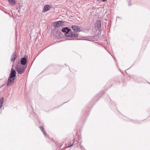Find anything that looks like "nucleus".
<instances>
[{
    "label": "nucleus",
    "instance_id": "f257e3e1",
    "mask_svg": "<svg viewBox=\"0 0 150 150\" xmlns=\"http://www.w3.org/2000/svg\"><path fill=\"white\" fill-rule=\"evenodd\" d=\"M71 29L68 27L64 28L62 29V31L65 33V35L66 36L71 38H77L78 37V34L76 33H74L72 31H70Z\"/></svg>",
    "mask_w": 150,
    "mask_h": 150
},
{
    "label": "nucleus",
    "instance_id": "f03ea898",
    "mask_svg": "<svg viewBox=\"0 0 150 150\" xmlns=\"http://www.w3.org/2000/svg\"><path fill=\"white\" fill-rule=\"evenodd\" d=\"M26 68V67L21 65H17L15 68V69L19 74H22L24 72Z\"/></svg>",
    "mask_w": 150,
    "mask_h": 150
},
{
    "label": "nucleus",
    "instance_id": "7ed1b4c3",
    "mask_svg": "<svg viewBox=\"0 0 150 150\" xmlns=\"http://www.w3.org/2000/svg\"><path fill=\"white\" fill-rule=\"evenodd\" d=\"M72 30L75 32H80L82 30V28L81 27L77 25H73L71 26Z\"/></svg>",
    "mask_w": 150,
    "mask_h": 150
},
{
    "label": "nucleus",
    "instance_id": "20e7f679",
    "mask_svg": "<svg viewBox=\"0 0 150 150\" xmlns=\"http://www.w3.org/2000/svg\"><path fill=\"white\" fill-rule=\"evenodd\" d=\"M15 78L9 77L8 81L6 83V85L7 86H9L14 83Z\"/></svg>",
    "mask_w": 150,
    "mask_h": 150
},
{
    "label": "nucleus",
    "instance_id": "39448f33",
    "mask_svg": "<svg viewBox=\"0 0 150 150\" xmlns=\"http://www.w3.org/2000/svg\"><path fill=\"white\" fill-rule=\"evenodd\" d=\"M63 23V22L62 21H59L54 22L53 23L54 27L55 28L58 27L62 25Z\"/></svg>",
    "mask_w": 150,
    "mask_h": 150
},
{
    "label": "nucleus",
    "instance_id": "423d86ee",
    "mask_svg": "<svg viewBox=\"0 0 150 150\" xmlns=\"http://www.w3.org/2000/svg\"><path fill=\"white\" fill-rule=\"evenodd\" d=\"M51 8V7L48 4L45 5L43 9L42 12H45L49 10Z\"/></svg>",
    "mask_w": 150,
    "mask_h": 150
},
{
    "label": "nucleus",
    "instance_id": "0eeeda50",
    "mask_svg": "<svg viewBox=\"0 0 150 150\" xmlns=\"http://www.w3.org/2000/svg\"><path fill=\"white\" fill-rule=\"evenodd\" d=\"M16 76V72L15 70L13 68L11 69V73L10 74L9 77L15 78L14 77Z\"/></svg>",
    "mask_w": 150,
    "mask_h": 150
},
{
    "label": "nucleus",
    "instance_id": "6e6552de",
    "mask_svg": "<svg viewBox=\"0 0 150 150\" xmlns=\"http://www.w3.org/2000/svg\"><path fill=\"white\" fill-rule=\"evenodd\" d=\"M27 62V59L25 57H23L21 58V64L22 65H25Z\"/></svg>",
    "mask_w": 150,
    "mask_h": 150
},
{
    "label": "nucleus",
    "instance_id": "1a4fd4ad",
    "mask_svg": "<svg viewBox=\"0 0 150 150\" xmlns=\"http://www.w3.org/2000/svg\"><path fill=\"white\" fill-rule=\"evenodd\" d=\"M17 58L16 52H14L13 53L11 57V61H13V62L14 61V60L15 59Z\"/></svg>",
    "mask_w": 150,
    "mask_h": 150
},
{
    "label": "nucleus",
    "instance_id": "9d476101",
    "mask_svg": "<svg viewBox=\"0 0 150 150\" xmlns=\"http://www.w3.org/2000/svg\"><path fill=\"white\" fill-rule=\"evenodd\" d=\"M96 24L97 28L98 29H99L101 28V21L100 20L97 21Z\"/></svg>",
    "mask_w": 150,
    "mask_h": 150
},
{
    "label": "nucleus",
    "instance_id": "9b49d317",
    "mask_svg": "<svg viewBox=\"0 0 150 150\" xmlns=\"http://www.w3.org/2000/svg\"><path fill=\"white\" fill-rule=\"evenodd\" d=\"M9 3L12 6H14L15 5L16 2L15 0H8Z\"/></svg>",
    "mask_w": 150,
    "mask_h": 150
},
{
    "label": "nucleus",
    "instance_id": "f8f14e48",
    "mask_svg": "<svg viewBox=\"0 0 150 150\" xmlns=\"http://www.w3.org/2000/svg\"><path fill=\"white\" fill-rule=\"evenodd\" d=\"M39 127L41 129L42 132L43 133L45 136H46V133L45 132V131L44 130V127L42 126H40Z\"/></svg>",
    "mask_w": 150,
    "mask_h": 150
},
{
    "label": "nucleus",
    "instance_id": "ddd939ff",
    "mask_svg": "<svg viewBox=\"0 0 150 150\" xmlns=\"http://www.w3.org/2000/svg\"><path fill=\"white\" fill-rule=\"evenodd\" d=\"M73 145V144H71V145H69L67 147V148H69V147L72 146Z\"/></svg>",
    "mask_w": 150,
    "mask_h": 150
},
{
    "label": "nucleus",
    "instance_id": "4468645a",
    "mask_svg": "<svg viewBox=\"0 0 150 150\" xmlns=\"http://www.w3.org/2000/svg\"><path fill=\"white\" fill-rule=\"evenodd\" d=\"M21 11V10L20 9V8H19V9L18 10V12L19 13Z\"/></svg>",
    "mask_w": 150,
    "mask_h": 150
},
{
    "label": "nucleus",
    "instance_id": "2eb2a0df",
    "mask_svg": "<svg viewBox=\"0 0 150 150\" xmlns=\"http://www.w3.org/2000/svg\"><path fill=\"white\" fill-rule=\"evenodd\" d=\"M103 1V2H105V1H106L107 0H102Z\"/></svg>",
    "mask_w": 150,
    "mask_h": 150
},
{
    "label": "nucleus",
    "instance_id": "dca6fc26",
    "mask_svg": "<svg viewBox=\"0 0 150 150\" xmlns=\"http://www.w3.org/2000/svg\"><path fill=\"white\" fill-rule=\"evenodd\" d=\"M4 12H5V13H6V14H8V13H7V12H6V11H4Z\"/></svg>",
    "mask_w": 150,
    "mask_h": 150
},
{
    "label": "nucleus",
    "instance_id": "f3484780",
    "mask_svg": "<svg viewBox=\"0 0 150 150\" xmlns=\"http://www.w3.org/2000/svg\"><path fill=\"white\" fill-rule=\"evenodd\" d=\"M74 39V40H79V39H76V38Z\"/></svg>",
    "mask_w": 150,
    "mask_h": 150
},
{
    "label": "nucleus",
    "instance_id": "a211bd4d",
    "mask_svg": "<svg viewBox=\"0 0 150 150\" xmlns=\"http://www.w3.org/2000/svg\"><path fill=\"white\" fill-rule=\"evenodd\" d=\"M8 15H9L10 16V14L9 13H8Z\"/></svg>",
    "mask_w": 150,
    "mask_h": 150
},
{
    "label": "nucleus",
    "instance_id": "6ab92c4d",
    "mask_svg": "<svg viewBox=\"0 0 150 150\" xmlns=\"http://www.w3.org/2000/svg\"><path fill=\"white\" fill-rule=\"evenodd\" d=\"M131 5V4H129V6H130V5Z\"/></svg>",
    "mask_w": 150,
    "mask_h": 150
},
{
    "label": "nucleus",
    "instance_id": "aec40b11",
    "mask_svg": "<svg viewBox=\"0 0 150 150\" xmlns=\"http://www.w3.org/2000/svg\"><path fill=\"white\" fill-rule=\"evenodd\" d=\"M73 143H74V140H73Z\"/></svg>",
    "mask_w": 150,
    "mask_h": 150
}]
</instances>
